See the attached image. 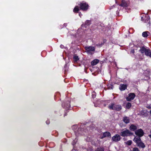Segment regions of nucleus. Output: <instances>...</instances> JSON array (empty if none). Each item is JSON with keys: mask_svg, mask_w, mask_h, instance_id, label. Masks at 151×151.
Wrapping results in <instances>:
<instances>
[{"mask_svg": "<svg viewBox=\"0 0 151 151\" xmlns=\"http://www.w3.org/2000/svg\"><path fill=\"white\" fill-rule=\"evenodd\" d=\"M104 25L103 24H102V25L101 24H100L99 27V29H101L103 32H105L108 28L104 26Z\"/></svg>", "mask_w": 151, "mask_h": 151, "instance_id": "obj_16", "label": "nucleus"}, {"mask_svg": "<svg viewBox=\"0 0 151 151\" xmlns=\"http://www.w3.org/2000/svg\"><path fill=\"white\" fill-rule=\"evenodd\" d=\"M119 5L124 8L126 9H128V8L129 6V3L127 1L125 0H122L121 4Z\"/></svg>", "mask_w": 151, "mask_h": 151, "instance_id": "obj_4", "label": "nucleus"}, {"mask_svg": "<svg viewBox=\"0 0 151 151\" xmlns=\"http://www.w3.org/2000/svg\"><path fill=\"white\" fill-rule=\"evenodd\" d=\"M141 20L144 22L148 24L150 22V18L148 15H143L141 17Z\"/></svg>", "mask_w": 151, "mask_h": 151, "instance_id": "obj_3", "label": "nucleus"}, {"mask_svg": "<svg viewBox=\"0 0 151 151\" xmlns=\"http://www.w3.org/2000/svg\"><path fill=\"white\" fill-rule=\"evenodd\" d=\"M132 151H139V150L137 147H134L133 148Z\"/></svg>", "mask_w": 151, "mask_h": 151, "instance_id": "obj_28", "label": "nucleus"}, {"mask_svg": "<svg viewBox=\"0 0 151 151\" xmlns=\"http://www.w3.org/2000/svg\"><path fill=\"white\" fill-rule=\"evenodd\" d=\"M79 31L78 30L76 32L75 30H72L70 32V34L71 36V37H79V36H78V35Z\"/></svg>", "mask_w": 151, "mask_h": 151, "instance_id": "obj_7", "label": "nucleus"}, {"mask_svg": "<svg viewBox=\"0 0 151 151\" xmlns=\"http://www.w3.org/2000/svg\"><path fill=\"white\" fill-rule=\"evenodd\" d=\"M149 33L148 31H145L143 32L142 33V36L144 37H146L148 36V33Z\"/></svg>", "mask_w": 151, "mask_h": 151, "instance_id": "obj_21", "label": "nucleus"}, {"mask_svg": "<svg viewBox=\"0 0 151 151\" xmlns=\"http://www.w3.org/2000/svg\"><path fill=\"white\" fill-rule=\"evenodd\" d=\"M131 52H132V53H134V50H132L131 51Z\"/></svg>", "mask_w": 151, "mask_h": 151, "instance_id": "obj_33", "label": "nucleus"}, {"mask_svg": "<svg viewBox=\"0 0 151 151\" xmlns=\"http://www.w3.org/2000/svg\"><path fill=\"white\" fill-rule=\"evenodd\" d=\"M123 120L124 122L126 124H127L129 122V117L126 116L123 117Z\"/></svg>", "mask_w": 151, "mask_h": 151, "instance_id": "obj_15", "label": "nucleus"}, {"mask_svg": "<svg viewBox=\"0 0 151 151\" xmlns=\"http://www.w3.org/2000/svg\"><path fill=\"white\" fill-rule=\"evenodd\" d=\"M132 134V133L129 130L125 129L121 133L120 135L122 137H125L129 136Z\"/></svg>", "mask_w": 151, "mask_h": 151, "instance_id": "obj_5", "label": "nucleus"}, {"mask_svg": "<svg viewBox=\"0 0 151 151\" xmlns=\"http://www.w3.org/2000/svg\"><path fill=\"white\" fill-rule=\"evenodd\" d=\"M127 87V86L126 85L121 84L120 86L119 89L121 91H123L125 90Z\"/></svg>", "mask_w": 151, "mask_h": 151, "instance_id": "obj_13", "label": "nucleus"}, {"mask_svg": "<svg viewBox=\"0 0 151 151\" xmlns=\"http://www.w3.org/2000/svg\"><path fill=\"white\" fill-rule=\"evenodd\" d=\"M118 12H119L117 11L116 12V14H117V13H118Z\"/></svg>", "mask_w": 151, "mask_h": 151, "instance_id": "obj_37", "label": "nucleus"}, {"mask_svg": "<svg viewBox=\"0 0 151 151\" xmlns=\"http://www.w3.org/2000/svg\"><path fill=\"white\" fill-rule=\"evenodd\" d=\"M147 50V48H146L144 47H143L140 48V51L142 53H143L145 52V51H146Z\"/></svg>", "mask_w": 151, "mask_h": 151, "instance_id": "obj_22", "label": "nucleus"}, {"mask_svg": "<svg viewBox=\"0 0 151 151\" xmlns=\"http://www.w3.org/2000/svg\"><path fill=\"white\" fill-rule=\"evenodd\" d=\"M63 25L64 26H65V27H66V25H67V24H63Z\"/></svg>", "mask_w": 151, "mask_h": 151, "instance_id": "obj_34", "label": "nucleus"}, {"mask_svg": "<svg viewBox=\"0 0 151 151\" xmlns=\"http://www.w3.org/2000/svg\"><path fill=\"white\" fill-rule=\"evenodd\" d=\"M73 59L74 60V61L75 62H77L79 60V58H78V57L76 55H74Z\"/></svg>", "mask_w": 151, "mask_h": 151, "instance_id": "obj_24", "label": "nucleus"}, {"mask_svg": "<svg viewBox=\"0 0 151 151\" xmlns=\"http://www.w3.org/2000/svg\"><path fill=\"white\" fill-rule=\"evenodd\" d=\"M99 62V60L98 59H94L91 61V63L92 65H96Z\"/></svg>", "mask_w": 151, "mask_h": 151, "instance_id": "obj_17", "label": "nucleus"}, {"mask_svg": "<svg viewBox=\"0 0 151 151\" xmlns=\"http://www.w3.org/2000/svg\"><path fill=\"white\" fill-rule=\"evenodd\" d=\"M108 108L110 110L119 111L122 109L120 105L116 104L114 103H111L108 106Z\"/></svg>", "mask_w": 151, "mask_h": 151, "instance_id": "obj_2", "label": "nucleus"}, {"mask_svg": "<svg viewBox=\"0 0 151 151\" xmlns=\"http://www.w3.org/2000/svg\"><path fill=\"white\" fill-rule=\"evenodd\" d=\"M91 24V22L90 20H87L86 21L85 23L82 24L81 26L83 27H85L86 28L88 26H89Z\"/></svg>", "mask_w": 151, "mask_h": 151, "instance_id": "obj_10", "label": "nucleus"}, {"mask_svg": "<svg viewBox=\"0 0 151 151\" xmlns=\"http://www.w3.org/2000/svg\"><path fill=\"white\" fill-rule=\"evenodd\" d=\"M125 143L128 145H130L132 144V142L131 140H129L127 141L126 142H125Z\"/></svg>", "mask_w": 151, "mask_h": 151, "instance_id": "obj_26", "label": "nucleus"}, {"mask_svg": "<svg viewBox=\"0 0 151 151\" xmlns=\"http://www.w3.org/2000/svg\"><path fill=\"white\" fill-rule=\"evenodd\" d=\"M120 136L119 134H116L112 137V141L116 142L120 140L121 139Z\"/></svg>", "mask_w": 151, "mask_h": 151, "instance_id": "obj_8", "label": "nucleus"}, {"mask_svg": "<svg viewBox=\"0 0 151 151\" xmlns=\"http://www.w3.org/2000/svg\"><path fill=\"white\" fill-rule=\"evenodd\" d=\"M132 105L131 103L128 102L126 105V107L127 109H129L131 106Z\"/></svg>", "mask_w": 151, "mask_h": 151, "instance_id": "obj_25", "label": "nucleus"}, {"mask_svg": "<svg viewBox=\"0 0 151 151\" xmlns=\"http://www.w3.org/2000/svg\"><path fill=\"white\" fill-rule=\"evenodd\" d=\"M135 95L134 93H130L128 94V96L126 98V100L128 101L133 100L135 97Z\"/></svg>", "mask_w": 151, "mask_h": 151, "instance_id": "obj_6", "label": "nucleus"}, {"mask_svg": "<svg viewBox=\"0 0 151 151\" xmlns=\"http://www.w3.org/2000/svg\"><path fill=\"white\" fill-rule=\"evenodd\" d=\"M85 49L87 52L94 51L95 50V48L92 46L86 47Z\"/></svg>", "mask_w": 151, "mask_h": 151, "instance_id": "obj_11", "label": "nucleus"}, {"mask_svg": "<svg viewBox=\"0 0 151 151\" xmlns=\"http://www.w3.org/2000/svg\"><path fill=\"white\" fill-rule=\"evenodd\" d=\"M150 114H151V110L150 111Z\"/></svg>", "mask_w": 151, "mask_h": 151, "instance_id": "obj_35", "label": "nucleus"}, {"mask_svg": "<svg viewBox=\"0 0 151 151\" xmlns=\"http://www.w3.org/2000/svg\"><path fill=\"white\" fill-rule=\"evenodd\" d=\"M73 145H74V144H73Z\"/></svg>", "mask_w": 151, "mask_h": 151, "instance_id": "obj_38", "label": "nucleus"}, {"mask_svg": "<svg viewBox=\"0 0 151 151\" xmlns=\"http://www.w3.org/2000/svg\"><path fill=\"white\" fill-rule=\"evenodd\" d=\"M137 146L140 148H144L145 147V145L141 141L139 142H138L137 144Z\"/></svg>", "mask_w": 151, "mask_h": 151, "instance_id": "obj_14", "label": "nucleus"}, {"mask_svg": "<svg viewBox=\"0 0 151 151\" xmlns=\"http://www.w3.org/2000/svg\"><path fill=\"white\" fill-rule=\"evenodd\" d=\"M79 10H80L79 6H76L75 7L73 10V12L75 13H78Z\"/></svg>", "mask_w": 151, "mask_h": 151, "instance_id": "obj_19", "label": "nucleus"}, {"mask_svg": "<svg viewBox=\"0 0 151 151\" xmlns=\"http://www.w3.org/2000/svg\"><path fill=\"white\" fill-rule=\"evenodd\" d=\"M151 52V51L150 49H147V50L145 52V54L146 55L149 56Z\"/></svg>", "mask_w": 151, "mask_h": 151, "instance_id": "obj_23", "label": "nucleus"}, {"mask_svg": "<svg viewBox=\"0 0 151 151\" xmlns=\"http://www.w3.org/2000/svg\"><path fill=\"white\" fill-rule=\"evenodd\" d=\"M46 122L47 124H49L50 123V121L49 120H47L46 121Z\"/></svg>", "mask_w": 151, "mask_h": 151, "instance_id": "obj_31", "label": "nucleus"}, {"mask_svg": "<svg viewBox=\"0 0 151 151\" xmlns=\"http://www.w3.org/2000/svg\"><path fill=\"white\" fill-rule=\"evenodd\" d=\"M147 108L148 109H151V104L147 106Z\"/></svg>", "mask_w": 151, "mask_h": 151, "instance_id": "obj_29", "label": "nucleus"}, {"mask_svg": "<svg viewBox=\"0 0 151 151\" xmlns=\"http://www.w3.org/2000/svg\"><path fill=\"white\" fill-rule=\"evenodd\" d=\"M60 48H63V47H64V46L63 45H61L60 46Z\"/></svg>", "mask_w": 151, "mask_h": 151, "instance_id": "obj_32", "label": "nucleus"}, {"mask_svg": "<svg viewBox=\"0 0 151 151\" xmlns=\"http://www.w3.org/2000/svg\"><path fill=\"white\" fill-rule=\"evenodd\" d=\"M133 141L137 144L138 143V142H139L141 140L139 137H135L134 138Z\"/></svg>", "mask_w": 151, "mask_h": 151, "instance_id": "obj_18", "label": "nucleus"}, {"mask_svg": "<svg viewBox=\"0 0 151 151\" xmlns=\"http://www.w3.org/2000/svg\"><path fill=\"white\" fill-rule=\"evenodd\" d=\"M129 129L130 130L134 131L137 129V127L136 126L132 124L130 126Z\"/></svg>", "mask_w": 151, "mask_h": 151, "instance_id": "obj_20", "label": "nucleus"}, {"mask_svg": "<svg viewBox=\"0 0 151 151\" xmlns=\"http://www.w3.org/2000/svg\"><path fill=\"white\" fill-rule=\"evenodd\" d=\"M111 136V134L108 132H106L103 133V136L101 137V139H103L106 137H110Z\"/></svg>", "mask_w": 151, "mask_h": 151, "instance_id": "obj_12", "label": "nucleus"}, {"mask_svg": "<svg viewBox=\"0 0 151 151\" xmlns=\"http://www.w3.org/2000/svg\"><path fill=\"white\" fill-rule=\"evenodd\" d=\"M148 35H148V36L149 37H151V33H150L149 32V33H148Z\"/></svg>", "mask_w": 151, "mask_h": 151, "instance_id": "obj_30", "label": "nucleus"}, {"mask_svg": "<svg viewBox=\"0 0 151 151\" xmlns=\"http://www.w3.org/2000/svg\"><path fill=\"white\" fill-rule=\"evenodd\" d=\"M96 151H104V149L103 148L99 147L97 149Z\"/></svg>", "mask_w": 151, "mask_h": 151, "instance_id": "obj_27", "label": "nucleus"}, {"mask_svg": "<svg viewBox=\"0 0 151 151\" xmlns=\"http://www.w3.org/2000/svg\"><path fill=\"white\" fill-rule=\"evenodd\" d=\"M118 12H119L117 11L116 12V14H117V13H118Z\"/></svg>", "mask_w": 151, "mask_h": 151, "instance_id": "obj_36", "label": "nucleus"}, {"mask_svg": "<svg viewBox=\"0 0 151 151\" xmlns=\"http://www.w3.org/2000/svg\"><path fill=\"white\" fill-rule=\"evenodd\" d=\"M136 134L138 135L139 137L142 136L144 134V132L141 129H139L135 132Z\"/></svg>", "mask_w": 151, "mask_h": 151, "instance_id": "obj_9", "label": "nucleus"}, {"mask_svg": "<svg viewBox=\"0 0 151 151\" xmlns=\"http://www.w3.org/2000/svg\"><path fill=\"white\" fill-rule=\"evenodd\" d=\"M80 10L86 11L89 9V6L88 3L84 1L80 2L78 4Z\"/></svg>", "mask_w": 151, "mask_h": 151, "instance_id": "obj_1", "label": "nucleus"}]
</instances>
